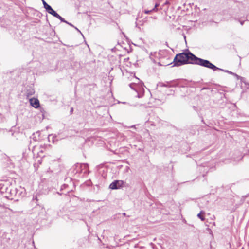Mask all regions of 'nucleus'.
<instances>
[{
  "instance_id": "obj_8",
  "label": "nucleus",
  "mask_w": 249,
  "mask_h": 249,
  "mask_svg": "<svg viewBox=\"0 0 249 249\" xmlns=\"http://www.w3.org/2000/svg\"><path fill=\"white\" fill-rule=\"evenodd\" d=\"M54 17H56V18H57L58 19H59L60 20H61V22H65L66 23H67L69 25H70L71 26H73V25L71 24V23H69V22H68L67 21H66L64 18H63L62 17H61L58 14H57V13H56V14H55L54 15H53Z\"/></svg>"
},
{
  "instance_id": "obj_18",
  "label": "nucleus",
  "mask_w": 249,
  "mask_h": 249,
  "mask_svg": "<svg viewBox=\"0 0 249 249\" xmlns=\"http://www.w3.org/2000/svg\"><path fill=\"white\" fill-rule=\"evenodd\" d=\"M159 2H160V0H159Z\"/></svg>"
},
{
  "instance_id": "obj_11",
  "label": "nucleus",
  "mask_w": 249,
  "mask_h": 249,
  "mask_svg": "<svg viewBox=\"0 0 249 249\" xmlns=\"http://www.w3.org/2000/svg\"><path fill=\"white\" fill-rule=\"evenodd\" d=\"M160 5V2H157V3H156L155 5V6L154 7V8H153L151 11H158V8L157 7L159 6Z\"/></svg>"
},
{
  "instance_id": "obj_2",
  "label": "nucleus",
  "mask_w": 249,
  "mask_h": 249,
  "mask_svg": "<svg viewBox=\"0 0 249 249\" xmlns=\"http://www.w3.org/2000/svg\"><path fill=\"white\" fill-rule=\"evenodd\" d=\"M130 87L137 93L136 97L142 98L144 93V89L142 84L131 83L129 85Z\"/></svg>"
},
{
  "instance_id": "obj_17",
  "label": "nucleus",
  "mask_w": 249,
  "mask_h": 249,
  "mask_svg": "<svg viewBox=\"0 0 249 249\" xmlns=\"http://www.w3.org/2000/svg\"><path fill=\"white\" fill-rule=\"evenodd\" d=\"M183 36H184V38L185 39H186V36L184 35Z\"/></svg>"
},
{
  "instance_id": "obj_6",
  "label": "nucleus",
  "mask_w": 249,
  "mask_h": 249,
  "mask_svg": "<svg viewBox=\"0 0 249 249\" xmlns=\"http://www.w3.org/2000/svg\"><path fill=\"white\" fill-rule=\"evenodd\" d=\"M30 105L35 108L39 107L40 104L39 100L36 98H32L29 100Z\"/></svg>"
},
{
  "instance_id": "obj_16",
  "label": "nucleus",
  "mask_w": 249,
  "mask_h": 249,
  "mask_svg": "<svg viewBox=\"0 0 249 249\" xmlns=\"http://www.w3.org/2000/svg\"><path fill=\"white\" fill-rule=\"evenodd\" d=\"M73 110H71V114L72 113Z\"/></svg>"
},
{
  "instance_id": "obj_4",
  "label": "nucleus",
  "mask_w": 249,
  "mask_h": 249,
  "mask_svg": "<svg viewBox=\"0 0 249 249\" xmlns=\"http://www.w3.org/2000/svg\"><path fill=\"white\" fill-rule=\"evenodd\" d=\"M42 3L44 6V8L46 9V10L50 14L52 15H54L55 14H56V12L51 7V6H50L49 4H48L44 0H42Z\"/></svg>"
},
{
  "instance_id": "obj_9",
  "label": "nucleus",
  "mask_w": 249,
  "mask_h": 249,
  "mask_svg": "<svg viewBox=\"0 0 249 249\" xmlns=\"http://www.w3.org/2000/svg\"><path fill=\"white\" fill-rule=\"evenodd\" d=\"M44 113L43 111H42L41 110H40V112L38 114V117L39 118L40 120H43L44 119Z\"/></svg>"
},
{
  "instance_id": "obj_5",
  "label": "nucleus",
  "mask_w": 249,
  "mask_h": 249,
  "mask_svg": "<svg viewBox=\"0 0 249 249\" xmlns=\"http://www.w3.org/2000/svg\"><path fill=\"white\" fill-rule=\"evenodd\" d=\"M166 52L164 51H160L158 53L157 55H158V57L159 58L160 60L158 62V64L160 65H168V63L164 64L163 61H162V59L163 57H166L165 56V54H166Z\"/></svg>"
},
{
  "instance_id": "obj_14",
  "label": "nucleus",
  "mask_w": 249,
  "mask_h": 249,
  "mask_svg": "<svg viewBox=\"0 0 249 249\" xmlns=\"http://www.w3.org/2000/svg\"><path fill=\"white\" fill-rule=\"evenodd\" d=\"M240 22L241 25H243V24H244V21H240Z\"/></svg>"
},
{
  "instance_id": "obj_15",
  "label": "nucleus",
  "mask_w": 249,
  "mask_h": 249,
  "mask_svg": "<svg viewBox=\"0 0 249 249\" xmlns=\"http://www.w3.org/2000/svg\"><path fill=\"white\" fill-rule=\"evenodd\" d=\"M122 104H126V105H128V104H128V103H127V102H122Z\"/></svg>"
},
{
  "instance_id": "obj_10",
  "label": "nucleus",
  "mask_w": 249,
  "mask_h": 249,
  "mask_svg": "<svg viewBox=\"0 0 249 249\" xmlns=\"http://www.w3.org/2000/svg\"><path fill=\"white\" fill-rule=\"evenodd\" d=\"M204 213V212L203 211H201L200 213L197 214V217H199L202 221H204V220H205L204 217L202 216V215H201L202 213Z\"/></svg>"
},
{
  "instance_id": "obj_12",
  "label": "nucleus",
  "mask_w": 249,
  "mask_h": 249,
  "mask_svg": "<svg viewBox=\"0 0 249 249\" xmlns=\"http://www.w3.org/2000/svg\"><path fill=\"white\" fill-rule=\"evenodd\" d=\"M152 11H151V10H145V11H144V13L147 14H149V13H150V12H151Z\"/></svg>"
},
{
  "instance_id": "obj_1",
  "label": "nucleus",
  "mask_w": 249,
  "mask_h": 249,
  "mask_svg": "<svg viewBox=\"0 0 249 249\" xmlns=\"http://www.w3.org/2000/svg\"><path fill=\"white\" fill-rule=\"evenodd\" d=\"M173 62L174 66H179L185 64L191 63L208 68L213 71H223V69L216 67L209 61L198 58L191 53H182L177 54Z\"/></svg>"
},
{
  "instance_id": "obj_7",
  "label": "nucleus",
  "mask_w": 249,
  "mask_h": 249,
  "mask_svg": "<svg viewBox=\"0 0 249 249\" xmlns=\"http://www.w3.org/2000/svg\"><path fill=\"white\" fill-rule=\"evenodd\" d=\"M178 80L167 82L163 85L164 86L167 87H176L178 86Z\"/></svg>"
},
{
  "instance_id": "obj_13",
  "label": "nucleus",
  "mask_w": 249,
  "mask_h": 249,
  "mask_svg": "<svg viewBox=\"0 0 249 249\" xmlns=\"http://www.w3.org/2000/svg\"><path fill=\"white\" fill-rule=\"evenodd\" d=\"M127 128H135V125H132L131 126H129V127H126Z\"/></svg>"
},
{
  "instance_id": "obj_3",
  "label": "nucleus",
  "mask_w": 249,
  "mask_h": 249,
  "mask_svg": "<svg viewBox=\"0 0 249 249\" xmlns=\"http://www.w3.org/2000/svg\"><path fill=\"white\" fill-rule=\"evenodd\" d=\"M124 182L123 180H115L109 185V188L111 189H118L123 187Z\"/></svg>"
}]
</instances>
